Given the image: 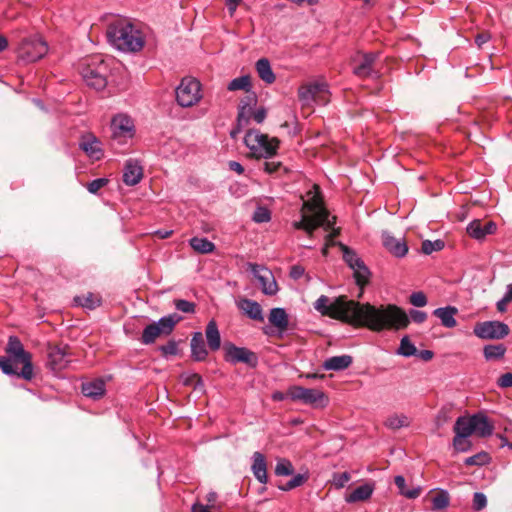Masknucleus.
Returning a JSON list of instances; mask_svg holds the SVG:
<instances>
[{"label":"nucleus","mask_w":512,"mask_h":512,"mask_svg":"<svg viewBox=\"0 0 512 512\" xmlns=\"http://www.w3.org/2000/svg\"><path fill=\"white\" fill-rule=\"evenodd\" d=\"M314 308L322 315L374 332L401 330L410 323L409 316L397 305L374 306L348 299L347 296H339L331 301L329 297L321 295Z\"/></svg>","instance_id":"obj_1"},{"label":"nucleus","mask_w":512,"mask_h":512,"mask_svg":"<svg viewBox=\"0 0 512 512\" xmlns=\"http://www.w3.org/2000/svg\"><path fill=\"white\" fill-rule=\"evenodd\" d=\"M300 198L302 201L300 219L294 221L292 225L297 230L305 231L310 237L318 227H323L326 231L331 230L326 236V244L322 249V253L326 255L329 246L334 245L333 239L339 235V229L334 227L336 218H330L317 184H313L306 195Z\"/></svg>","instance_id":"obj_2"},{"label":"nucleus","mask_w":512,"mask_h":512,"mask_svg":"<svg viewBox=\"0 0 512 512\" xmlns=\"http://www.w3.org/2000/svg\"><path fill=\"white\" fill-rule=\"evenodd\" d=\"M110 42L119 50L137 52L144 46L141 32L126 20H117L107 29Z\"/></svg>","instance_id":"obj_3"},{"label":"nucleus","mask_w":512,"mask_h":512,"mask_svg":"<svg viewBox=\"0 0 512 512\" xmlns=\"http://www.w3.org/2000/svg\"><path fill=\"white\" fill-rule=\"evenodd\" d=\"M109 73V64L99 55L85 59L80 66V74L86 85L98 91L107 86Z\"/></svg>","instance_id":"obj_4"},{"label":"nucleus","mask_w":512,"mask_h":512,"mask_svg":"<svg viewBox=\"0 0 512 512\" xmlns=\"http://www.w3.org/2000/svg\"><path fill=\"white\" fill-rule=\"evenodd\" d=\"M244 143L250 149L252 156L257 159H267L276 155L280 141L258 130H249L245 134Z\"/></svg>","instance_id":"obj_5"},{"label":"nucleus","mask_w":512,"mask_h":512,"mask_svg":"<svg viewBox=\"0 0 512 512\" xmlns=\"http://www.w3.org/2000/svg\"><path fill=\"white\" fill-rule=\"evenodd\" d=\"M135 135V126L131 117L126 114H117L110 123V146L116 152H122L125 146Z\"/></svg>","instance_id":"obj_6"},{"label":"nucleus","mask_w":512,"mask_h":512,"mask_svg":"<svg viewBox=\"0 0 512 512\" xmlns=\"http://www.w3.org/2000/svg\"><path fill=\"white\" fill-rule=\"evenodd\" d=\"M182 320V317L176 313L164 316L157 322L147 325L142 333L141 342L149 345L162 336H168L174 330L176 324Z\"/></svg>","instance_id":"obj_7"},{"label":"nucleus","mask_w":512,"mask_h":512,"mask_svg":"<svg viewBox=\"0 0 512 512\" xmlns=\"http://www.w3.org/2000/svg\"><path fill=\"white\" fill-rule=\"evenodd\" d=\"M0 368L6 375H15L27 381L34 376L32 357L26 359V357L2 356L0 357Z\"/></svg>","instance_id":"obj_8"},{"label":"nucleus","mask_w":512,"mask_h":512,"mask_svg":"<svg viewBox=\"0 0 512 512\" xmlns=\"http://www.w3.org/2000/svg\"><path fill=\"white\" fill-rule=\"evenodd\" d=\"M176 100L181 107H192L202 98L200 82L191 77H185L176 88Z\"/></svg>","instance_id":"obj_9"},{"label":"nucleus","mask_w":512,"mask_h":512,"mask_svg":"<svg viewBox=\"0 0 512 512\" xmlns=\"http://www.w3.org/2000/svg\"><path fill=\"white\" fill-rule=\"evenodd\" d=\"M287 395L293 401H300L314 407H323L327 404V397L318 389L293 386L288 390Z\"/></svg>","instance_id":"obj_10"},{"label":"nucleus","mask_w":512,"mask_h":512,"mask_svg":"<svg viewBox=\"0 0 512 512\" xmlns=\"http://www.w3.org/2000/svg\"><path fill=\"white\" fill-rule=\"evenodd\" d=\"M473 333L480 339L500 340L509 335L510 328L500 321H484L475 324Z\"/></svg>","instance_id":"obj_11"},{"label":"nucleus","mask_w":512,"mask_h":512,"mask_svg":"<svg viewBox=\"0 0 512 512\" xmlns=\"http://www.w3.org/2000/svg\"><path fill=\"white\" fill-rule=\"evenodd\" d=\"M342 252L343 259L347 265L354 271V278L356 284L363 288L368 283L370 272L364 262L358 257V255L352 251L349 247L344 244H339Z\"/></svg>","instance_id":"obj_12"},{"label":"nucleus","mask_w":512,"mask_h":512,"mask_svg":"<svg viewBox=\"0 0 512 512\" xmlns=\"http://www.w3.org/2000/svg\"><path fill=\"white\" fill-rule=\"evenodd\" d=\"M48 46L40 38L23 40L18 48V58L26 63L35 62L46 55Z\"/></svg>","instance_id":"obj_13"},{"label":"nucleus","mask_w":512,"mask_h":512,"mask_svg":"<svg viewBox=\"0 0 512 512\" xmlns=\"http://www.w3.org/2000/svg\"><path fill=\"white\" fill-rule=\"evenodd\" d=\"M379 54L375 52L358 53L352 60L353 73L359 78L378 77L375 63Z\"/></svg>","instance_id":"obj_14"},{"label":"nucleus","mask_w":512,"mask_h":512,"mask_svg":"<svg viewBox=\"0 0 512 512\" xmlns=\"http://www.w3.org/2000/svg\"><path fill=\"white\" fill-rule=\"evenodd\" d=\"M223 349L227 362L232 364L245 363L250 367H256L258 364V356L256 353L245 347H237L232 343H225Z\"/></svg>","instance_id":"obj_15"},{"label":"nucleus","mask_w":512,"mask_h":512,"mask_svg":"<svg viewBox=\"0 0 512 512\" xmlns=\"http://www.w3.org/2000/svg\"><path fill=\"white\" fill-rule=\"evenodd\" d=\"M79 148L92 160L104 157L103 144L93 133H84L79 138Z\"/></svg>","instance_id":"obj_16"},{"label":"nucleus","mask_w":512,"mask_h":512,"mask_svg":"<svg viewBox=\"0 0 512 512\" xmlns=\"http://www.w3.org/2000/svg\"><path fill=\"white\" fill-rule=\"evenodd\" d=\"M251 271L258 280L261 290L266 295H275L278 291L277 283L272 272L258 265H251Z\"/></svg>","instance_id":"obj_17"},{"label":"nucleus","mask_w":512,"mask_h":512,"mask_svg":"<svg viewBox=\"0 0 512 512\" xmlns=\"http://www.w3.org/2000/svg\"><path fill=\"white\" fill-rule=\"evenodd\" d=\"M497 226L493 221L483 223L481 220H473L466 228L469 236L476 240H483L487 235L496 232Z\"/></svg>","instance_id":"obj_18"},{"label":"nucleus","mask_w":512,"mask_h":512,"mask_svg":"<svg viewBox=\"0 0 512 512\" xmlns=\"http://www.w3.org/2000/svg\"><path fill=\"white\" fill-rule=\"evenodd\" d=\"M382 242L384 247L395 257H404L408 252L407 244L403 239L395 238L388 232L382 234Z\"/></svg>","instance_id":"obj_19"},{"label":"nucleus","mask_w":512,"mask_h":512,"mask_svg":"<svg viewBox=\"0 0 512 512\" xmlns=\"http://www.w3.org/2000/svg\"><path fill=\"white\" fill-rule=\"evenodd\" d=\"M70 359L66 347H53L48 354V364L54 371H60L67 367Z\"/></svg>","instance_id":"obj_20"},{"label":"nucleus","mask_w":512,"mask_h":512,"mask_svg":"<svg viewBox=\"0 0 512 512\" xmlns=\"http://www.w3.org/2000/svg\"><path fill=\"white\" fill-rule=\"evenodd\" d=\"M473 432L479 437H488L493 433V425L483 413H476L472 416Z\"/></svg>","instance_id":"obj_21"},{"label":"nucleus","mask_w":512,"mask_h":512,"mask_svg":"<svg viewBox=\"0 0 512 512\" xmlns=\"http://www.w3.org/2000/svg\"><path fill=\"white\" fill-rule=\"evenodd\" d=\"M251 470L254 477L261 483L266 484L268 482L267 476V463L264 455L261 452H254L252 456Z\"/></svg>","instance_id":"obj_22"},{"label":"nucleus","mask_w":512,"mask_h":512,"mask_svg":"<svg viewBox=\"0 0 512 512\" xmlns=\"http://www.w3.org/2000/svg\"><path fill=\"white\" fill-rule=\"evenodd\" d=\"M143 178V168L138 162H127L123 170V182L128 186L138 184Z\"/></svg>","instance_id":"obj_23"},{"label":"nucleus","mask_w":512,"mask_h":512,"mask_svg":"<svg viewBox=\"0 0 512 512\" xmlns=\"http://www.w3.org/2000/svg\"><path fill=\"white\" fill-rule=\"evenodd\" d=\"M457 313L458 309L454 306L440 307L433 311V315L436 316L446 328H454L457 326L455 319Z\"/></svg>","instance_id":"obj_24"},{"label":"nucleus","mask_w":512,"mask_h":512,"mask_svg":"<svg viewBox=\"0 0 512 512\" xmlns=\"http://www.w3.org/2000/svg\"><path fill=\"white\" fill-rule=\"evenodd\" d=\"M238 308L249 318L257 321H263V311L260 304L251 299H241L238 302Z\"/></svg>","instance_id":"obj_25"},{"label":"nucleus","mask_w":512,"mask_h":512,"mask_svg":"<svg viewBox=\"0 0 512 512\" xmlns=\"http://www.w3.org/2000/svg\"><path fill=\"white\" fill-rule=\"evenodd\" d=\"M269 323L276 327L279 332H284L288 328V315L283 308H272L268 316Z\"/></svg>","instance_id":"obj_26"},{"label":"nucleus","mask_w":512,"mask_h":512,"mask_svg":"<svg viewBox=\"0 0 512 512\" xmlns=\"http://www.w3.org/2000/svg\"><path fill=\"white\" fill-rule=\"evenodd\" d=\"M352 362L350 355L333 356L324 361L323 368L327 371H341L348 368Z\"/></svg>","instance_id":"obj_27"},{"label":"nucleus","mask_w":512,"mask_h":512,"mask_svg":"<svg viewBox=\"0 0 512 512\" xmlns=\"http://www.w3.org/2000/svg\"><path fill=\"white\" fill-rule=\"evenodd\" d=\"M191 355L196 361H203L208 355L201 332H196L192 336Z\"/></svg>","instance_id":"obj_28"},{"label":"nucleus","mask_w":512,"mask_h":512,"mask_svg":"<svg viewBox=\"0 0 512 512\" xmlns=\"http://www.w3.org/2000/svg\"><path fill=\"white\" fill-rule=\"evenodd\" d=\"M82 393L86 397L99 399L105 393V382L102 379H95L82 384Z\"/></svg>","instance_id":"obj_29"},{"label":"nucleus","mask_w":512,"mask_h":512,"mask_svg":"<svg viewBox=\"0 0 512 512\" xmlns=\"http://www.w3.org/2000/svg\"><path fill=\"white\" fill-rule=\"evenodd\" d=\"M374 487L371 484H363L356 489H354L351 493L345 496V501L347 503H356L360 501L368 500L372 493Z\"/></svg>","instance_id":"obj_30"},{"label":"nucleus","mask_w":512,"mask_h":512,"mask_svg":"<svg viewBox=\"0 0 512 512\" xmlns=\"http://www.w3.org/2000/svg\"><path fill=\"white\" fill-rule=\"evenodd\" d=\"M207 344L212 351H216L221 346L220 332L217 323L214 320L208 322L205 330Z\"/></svg>","instance_id":"obj_31"},{"label":"nucleus","mask_w":512,"mask_h":512,"mask_svg":"<svg viewBox=\"0 0 512 512\" xmlns=\"http://www.w3.org/2000/svg\"><path fill=\"white\" fill-rule=\"evenodd\" d=\"M256 70L260 79L265 83L272 84L275 81V74L267 58H261L256 62Z\"/></svg>","instance_id":"obj_32"},{"label":"nucleus","mask_w":512,"mask_h":512,"mask_svg":"<svg viewBox=\"0 0 512 512\" xmlns=\"http://www.w3.org/2000/svg\"><path fill=\"white\" fill-rule=\"evenodd\" d=\"M74 302L83 308L93 310L101 305L102 299L100 295L89 292L82 296H76Z\"/></svg>","instance_id":"obj_33"},{"label":"nucleus","mask_w":512,"mask_h":512,"mask_svg":"<svg viewBox=\"0 0 512 512\" xmlns=\"http://www.w3.org/2000/svg\"><path fill=\"white\" fill-rule=\"evenodd\" d=\"M454 433L455 434H458V435H461V436H464V437H469L471 436L472 434H474L473 432V424H472V417L469 416V417H466V416H460L457 418L455 424H454Z\"/></svg>","instance_id":"obj_34"},{"label":"nucleus","mask_w":512,"mask_h":512,"mask_svg":"<svg viewBox=\"0 0 512 512\" xmlns=\"http://www.w3.org/2000/svg\"><path fill=\"white\" fill-rule=\"evenodd\" d=\"M189 244L194 251L200 254H209L215 249V244L204 237H193L189 240Z\"/></svg>","instance_id":"obj_35"},{"label":"nucleus","mask_w":512,"mask_h":512,"mask_svg":"<svg viewBox=\"0 0 512 512\" xmlns=\"http://www.w3.org/2000/svg\"><path fill=\"white\" fill-rule=\"evenodd\" d=\"M6 353L8 356H15V357H32L31 354L24 350V347L21 343V341L15 337L10 336L8 340V344L6 347Z\"/></svg>","instance_id":"obj_36"},{"label":"nucleus","mask_w":512,"mask_h":512,"mask_svg":"<svg viewBox=\"0 0 512 512\" xmlns=\"http://www.w3.org/2000/svg\"><path fill=\"white\" fill-rule=\"evenodd\" d=\"M506 346L504 344H490L483 348V355L486 360H499L502 359L506 353Z\"/></svg>","instance_id":"obj_37"},{"label":"nucleus","mask_w":512,"mask_h":512,"mask_svg":"<svg viewBox=\"0 0 512 512\" xmlns=\"http://www.w3.org/2000/svg\"><path fill=\"white\" fill-rule=\"evenodd\" d=\"M384 425L391 430H398L410 425V419L404 414H392L384 422Z\"/></svg>","instance_id":"obj_38"},{"label":"nucleus","mask_w":512,"mask_h":512,"mask_svg":"<svg viewBox=\"0 0 512 512\" xmlns=\"http://www.w3.org/2000/svg\"><path fill=\"white\" fill-rule=\"evenodd\" d=\"M395 485L399 489V493L408 499H415L420 495L421 489L419 487L407 489L405 478L397 475L394 479Z\"/></svg>","instance_id":"obj_39"},{"label":"nucleus","mask_w":512,"mask_h":512,"mask_svg":"<svg viewBox=\"0 0 512 512\" xmlns=\"http://www.w3.org/2000/svg\"><path fill=\"white\" fill-rule=\"evenodd\" d=\"M251 78L249 75H243L241 77L235 78L229 82L227 89L229 91H237L244 90L245 92H250L251 90Z\"/></svg>","instance_id":"obj_40"},{"label":"nucleus","mask_w":512,"mask_h":512,"mask_svg":"<svg viewBox=\"0 0 512 512\" xmlns=\"http://www.w3.org/2000/svg\"><path fill=\"white\" fill-rule=\"evenodd\" d=\"M432 510L438 511L447 508L450 504V497L447 491H440L431 498Z\"/></svg>","instance_id":"obj_41"},{"label":"nucleus","mask_w":512,"mask_h":512,"mask_svg":"<svg viewBox=\"0 0 512 512\" xmlns=\"http://www.w3.org/2000/svg\"><path fill=\"white\" fill-rule=\"evenodd\" d=\"M397 354L404 357H411L417 354L415 345L410 341L407 335L401 339Z\"/></svg>","instance_id":"obj_42"},{"label":"nucleus","mask_w":512,"mask_h":512,"mask_svg":"<svg viewBox=\"0 0 512 512\" xmlns=\"http://www.w3.org/2000/svg\"><path fill=\"white\" fill-rule=\"evenodd\" d=\"M274 472L277 476H290L294 473V467L288 459L279 458Z\"/></svg>","instance_id":"obj_43"},{"label":"nucleus","mask_w":512,"mask_h":512,"mask_svg":"<svg viewBox=\"0 0 512 512\" xmlns=\"http://www.w3.org/2000/svg\"><path fill=\"white\" fill-rule=\"evenodd\" d=\"M243 111H244V118L245 119H241V117H240V107H238L237 129H234V130L231 131V136L233 138L236 136V133L240 132V130L249 123L250 118L253 117L252 107H249L248 109H245Z\"/></svg>","instance_id":"obj_44"},{"label":"nucleus","mask_w":512,"mask_h":512,"mask_svg":"<svg viewBox=\"0 0 512 512\" xmlns=\"http://www.w3.org/2000/svg\"><path fill=\"white\" fill-rule=\"evenodd\" d=\"M490 461V456L486 452H480L476 455L468 457L465 459V464L467 466H482Z\"/></svg>","instance_id":"obj_45"},{"label":"nucleus","mask_w":512,"mask_h":512,"mask_svg":"<svg viewBox=\"0 0 512 512\" xmlns=\"http://www.w3.org/2000/svg\"><path fill=\"white\" fill-rule=\"evenodd\" d=\"M443 247H444V243L441 240H436V241L425 240L422 242L421 249L424 254L429 255L435 251L442 250Z\"/></svg>","instance_id":"obj_46"},{"label":"nucleus","mask_w":512,"mask_h":512,"mask_svg":"<svg viewBox=\"0 0 512 512\" xmlns=\"http://www.w3.org/2000/svg\"><path fill=\"white\" fill-rule=\"evenodd\" d=\"M256 102H257V97H256L255 93H253V92H248L247 95L243 99H241L240 104H239L241 119H245L243 110L248 109L249 107H252L253 105L256 104Z\"/></svg>","instance_id":"obj_47"},{"label":"nucleus","mask_w":512,"mask_h":512,"mask_svg":"<svg viewBox=\"0 0 512 512\" xmlns=\"http://www.w3.org/2000/svg\"><path fill=\"white\" fill-rule=\"evenodd\" d=\"M453 447L456 451L466 452L470 449L471 443L467 440V437L455 434L453 438Z\"/></svg>","instance_id":"obj_48"},{"label":"nucleus","mask_w":512,"mask_h":512,"mask_svg":"<svg viewBox=\"0 0 512 512\" xmlns=\"http://www.w3.org/2000/svg\"><path fill=\"white\" fill-rule=\"evenodd\" d=\"M271 214L266 207H258L253 214V220L257 223H266L270 221Z\"/></svg>","instance_id":"obj_49"},{"label":"nucleus","mask_w":512,"mask_h":512,"mask_svg":"<svg viewBox=\"0 0 512 512\" xmlns=\"http://www.w3.org/2000/svg\"><path fill=\"white\" fill-rule=\"evenodd\" d=\"M174 305L178 311L183 313H194L195 311V304L184 299L175 300Z\"/></svg>","instance_id":"obj_50"},{"label":"nucleus","mask_w":512,"mask_h":512,"mask_svg":"<svg viewBox=\"0 0 512 512\" xmlns=\"http://www.w3.org/2000/svg\"><path fill=\"white\" fill-rule=\"evenodd\" d=\"M409 302L415 307H424L427 305V297L421 292H413L409 297Z\"/></svg>","instance_id":"obj_51"},{"label":"nucleus","mask_w":512,"mask_h":512,"mask_svg":"<svg viewBox=\"0 0 512 512\" xmlns=\"http://www.w3.org/2000/svg\"><path fill=\"white\" fill-rule=\"evenodd\" d=\"M350 479L351 476L348 472L335 473L333 475L332 482L337 489H341L350 481Z\"/></svg>","instance_id":"obj_52"},{"label":"nucleus","mask_w":512,"mask_h":512,"mask_svg":"<svg viewBox=\"0 0 512 512\" xmlns=\"http://www.w3.org/2000/svg\"><path fill=\"white\" fill-rule=\"evenodd\" d=\"M107 183H108V179H106V178H98V179H95V180L89 182L86 185V188H87V190L90 193L96 194L101 188L106 186Z\"/></svg>","instance_id":"obj_53"},{"label":"nucleus","mask_w":512,"mask_h":512,"mask_svg":"<svg viewBox=\"0 0 512 512\" xmlns=\"http://www.w3.org/2000/svg\"><path fill=\"white\" fill-rule=\"evenodd\" d=\"M487 505V498L483 493L477 492L473 496V508L476 511H480Z\"/></svg>","instance_id":"obj_54"},{"label":"nucleus","mask_w":512,"mask_h":512,"mask_svg":"<svg viewBox=\"0 0 512 512\" xmlns=\"http://www.w3.org/2000/svg\"><path fill=\"white\" fill-rule=\"evenodd\" d=\"M160 351L164 356L176 355L178 353V345L176 341L170 340L167 342V344L160 347Z\"/></svg>","instance_id":"obj_55"},{"label":"nucleus","mask_w":512,"mask_h":512,"mask_svg":"<svg viewBox=\"0 0 512 512\" xmlns=\"http://www.w3.org/2000/svg\"><path fill=\"white\" fill-rule=\"evenodd\" d=\"M298 97L301 101L308 103L310 100H314L315 97L313 93L311 92V89L308 87V85L301 86L298 90Z\"/></svg>","instance_id":"obj_56"},{"label":"nucleus","mask_w":512,"mask_h":512,"mask_svg":"<svg viewBox=\"0 0 512 512\" xmlns=\"http://www.w3.org/2000/svg\"><path fill=\"white\" fill-rule=\"evenodd\" d=\"M499 388L505 389L512 387V373L507 372L502 374L496 381Z\"/></svg>","instance_id":"obj_57"},{"label":"nucleus","mask_w":512,"mask_h":512,"mask_svg":"<svg viewBox=\"0 0 512 512\" xmlns=\"http://www.w3.org/2000/svg\"><path fill=\"white\" fill-rule=\"evenodd\" d=\"M308 87L311 89L315 98L320 94L327 92V85L325 83H312L309 84Z\"/></svg>","instance_id":"obj_58"},{"label":"nucleus","mask_w":512,"mask_h":512,"mask_svg":"<svg viewBox=\"0 0 512 512\" xmlns=\"http://www.w3.org/2000/svg\"><path fill=\"white\" fill-rule=\"evenodd\" d=\"M186 385H193L194 389L203 388L202 378L198 374H192L185 382Z\"/></svg>","instance_id":"obj_59"},{"label":"nucleus","mask_w":512,"mask_h":512,"mask_svg":"<svg viewBox=\"0 0 512 512\" xmlns=\"http://www.w3.org/2000/svg\"><path fill=\"white\" fill-rule=\"evenodd\" d=\"M409 316L415 323H423L427 319V314L420 310H411Z\"/></svg>","instance_id":"obj_60"},{"label":"nucleus","mask_w":512,"mask_h":512,"mask_svg":"<svg viewBox=\"0 0 512 512\" xmlns=\"http://www.w3.org/2000/svg\"><path fill=\"white\" fill-rule=\"evenodd\" d=\"M305 274V269L301 265H294L290 269V277L294 280L300 279Z\"/></svg>","instance_id":"obj_61"},{"label":"nucleus","mask_w":512,"mask_h":512,"mask_svg":"<svg viewBox=\"0 0 512 512\" xmlns=\"http://www.w3.org/2000/svg\"><path fill=\"white\" fill-rule=\"evenodd\" d=\"M491 36L488 32H482L476 35L475 43L479 48H481L485 43L490 40Z\"/></svg>","instance_id":"obj_62"},{"label":"nucleus","mask_w":512,"mask_h":512,"mask_svg":"<svg viewBox=\"0 0 512 512\" xmlns=\"http://www.w3.org/2000/svg\"><path fill=\"white\" fill-rule=\"evenodd\" d=\"M266 115H267L266 109L261 107V108H259V109H257L256 111L253 112V119L257 123H262L265 120Z\"/></svg>","instance_id":"obj_63"},{"label":"nucleus","mask_w":512,"mask_h":512,"mask_svg":"<svg viewBox=\"0 0 512 512\" xmlns=\"http://www.w3.org/2000/svg\"><path fill=\"white\" fill-rule=\"evenodd\" d=\"M307 479H308V477L306 475L297 474V475H294L290 481L292 482V485L294 486V488H297L299 486H302L307 481Z\"/></svg>","instance_id":"obj_64"}]
</instances>
